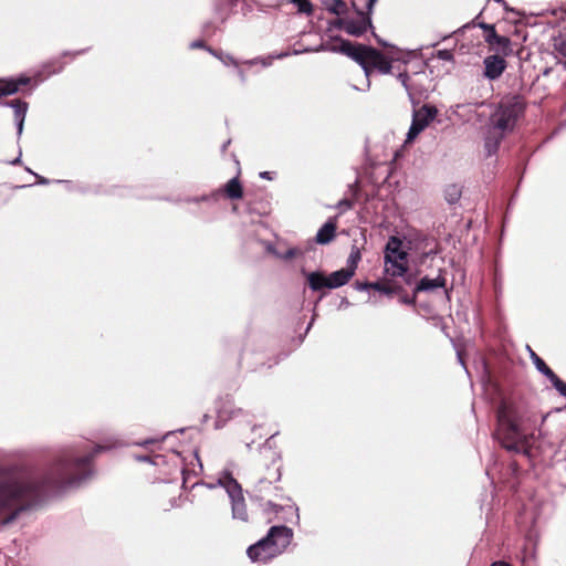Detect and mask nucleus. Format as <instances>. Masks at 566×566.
<instances>
[{
    "label": "nucleus",
    "instance_id": "1",
    "mask_svg": "<svg viewBox=\"0 0 566 566\" xmlns=\"http://www.w3.org/2000/svg\"><path fill=\"white\" fill-rule=\"evenodd\" d=\"M111 449V446L95 444L84 455L69 450L30 476L0 482V510H12L3 524H10L21 513L36 510L69 490L84 485L95 474V458Z\"/></svg>",
    "mask_w": 566,
    "mask_h": 566
},
{
    "label": "nucleus",
    "instance_id": "2",
    "mask_svg": "<svg viewBox=\"0 0 566 566\" xmlns=\"http://www.w3.org/2000/svg\"><path fill=\"white\" fill-rule=\"evenodd\" d=\"M547 415L524 398L501 400L496 410V428L493 438L510 453L528 455L530 440Z\"/></svg>",
    "mask_w": 566,
    "mask_h": 566
},
{
    "label": "nucleus",
    "instance_id": "3",
    "mask_svg": "<svg viewBox=\"0 0 566 566\" xmlns=\"http://www.w3.org/2000/svg\"><path fill=\"white\" fill-rule=\"evenodd\" d=\"M293 536L291 527L273 525L265 536L247 548V555L252 563L268 564L286 551Z\"/></svg>",
    "mask_w": 566,
    "mask_h": 566
},
{
    "label": "nucleus",
    "instance_id": "4",
    "mask_svg": "<svg viewBox=\"0 0 566 566\" xmlns=\"http://www.w3.org/2000/svg\"><path fill=\"white\" fill-rule=\"evenodd\" d=\"M526 102L522 95L514 94L502 98L491 113L488 126L503 133L514 132L518 120L525 115Z\"/></svg>",
    "mask_w": 566,
    "mask_h": 566
},
{
    "label": "nucleus",
    "instance_id": "5",
    "mask_svg": "<svg viewBox=\"0 0 566 566\" xmlns=\"http://www.w3.org/2000/svg\"><path fill=\"white\" fill-rule=\"evenodd\" d=\"M244 196L243 186L239 179V175L228 180L222 187L213 189L209 193H202L200 196H186L178 198L165 197L166 201L172 203H188V205H200L206 203L208 207L217 205L222 197L230 200H239Z\"/></svg>",
    "mask_w": 566,
    "mask_h": 566
},
{
    "label": "nucleus",
    "instance_id": "6",
    "mask_svg": "<svg viewBox=\"0 0 566 566\" xmlns=\"http://www.w3.org/2000/svg\"><path fill=\"white\" fill-rule=\"evenodd\" d=\"M301 274L306 279V284L312 292H318L317 302L326 296V290H335L346 285L353 276L344 268L336 270L329 274L322 270L307 271L301 269Z\"/></svg>",
    "mask_w": 566,
    "mask_h": 566
},
{
    "label": "nucleus",
    "instance_id": "7",
    "mask_svg": "<svg viewBox=\"0 0 566 566\" xmlns=\"http://www.w3.org/2000/svg\"><path fill=\"white\" fill-rule=\"evenodd\" d=\"M329 40L338 42V45L322 42L317 45L316 50H327L328 52L344 54L355 61L358 65H363L364 59H370V54L380 55L379 50L370 45L355 43L340 35H332L329 36Z\"/></svg>",
    "mask_w": 566,
    "mask_h": 566
},
{
    "label": "nucleus",
    "instance_id": "8",
    "mask_svg": "<svg viewBox=\"0 0 566 566\" xmlns=\"http://www.w3.org/2000/svg\"><path fill=\"white\" fill-rule=\"evenodd\" d=\"M216 485L223 488L230 499L231 516L233 520L241 522H249V514L243 496V490L237 479L228 470L223 471L221 476L217 480Z\"/></svg>",
    "mask_w": 566,
    "mask_h": 566
},
{
    "label": "nucleus",
    "instance_id": "9",
    "mask_svg": "<svg viewBox=\"0 0 566 566\" xmlns=\"http://www.w3.org/2000/svg\"><path fill=\"white\" fill-rule=\"evenodd\" d=\"M408 252L403 241L397 235H390L384 249L385 271L390 275H403L408 271Z\"/></svg>",
    "mask_w": 566,
    "mask_h": 566
},
{
    "label": "nucleus",
    "instance_id": "10",
    "mask_svg": "<svg viewBox=\"0 0 566 566\" xmlns=\"http://www.w3.org/2000/svg\"><path fill=\"white\" fill-rule=\"evenodd\" d=\"M357 15L359 17L358 20L347 19L345 32L348 35L359 38L364 35L368 30H370L376 42L384 49H389L391 55L396 60H400V57L398 56V54L401 52L400 49L395 44H391L388 41L384 40L375 32L371 17H368V13H364V10L361 9H357Z\"/></svg>",
    "mask_w": 566,
    "mask_h": 566
},
{
    "label": "nucleus",
    "instance_id": "11",
    "mask_svg": "<svg viewBox=\"0 0 566 566\" xmlns=\"http://www.w3.org/2000/svg\"><path fill=\"white\" fill-rule=\"evenodd\" d=\"M239 1L240 0H213V18L203 23V35L213 36L217 32L222 31L223 24L233 13Z\"/></svg>",
    "mask_w": 566,
    "mask_h": 566
},
{
    "label": "nucleus",
    "instance_id": "12",
    "mask_svg": "<svg viewBox=\"0 0 566 566\" xmlns=\"http://www.w3.org/2000/svg\"><path fill=\"white\" fill-rule=\"evenodd\" d=\"M90 51V48L70 51L65 50L61 53L60 56L52 57L45 62H43L39 70L34 72L33 80L35 81L36 86L39 83H42L44 80L49 78L52 75L60 74L63 72L66 62H64L63 57L75 59L78 55H83Z\"/></svg>",
    "mask_w": 566,
    "mask_h": 566
},
{
    "label": "nucleus",
    "instance_id": "13",
    "mask_svg": "<svg viewBox=\"0 0 566 566\" xmlns=\"http://www.w3.org/2000/svg\"><path fill=\"white\" fill-rule=\"evenodd\" d=\"M443 273L444 270L440 269L439 274L436 277H429L428 275L422 276L415 283V286L412 289L413 294L418 295L419 293H431L439 289H442L447 300H450L451 289L448 290L446 287L447 280Z\"/></svg>",
    "mask_w": 566,
    "mask_h": 566
},
{
    "label": "nucleus",
    "instance_id": "14",
    "mask_svg": "<svg viewBox=\"0 0 566 566\" xmlns=\"http://www.w3.org/2000/svg\"><path fill=\"white\" fill-rule=\"evenodd\" d=\"M507 67L505 56L490 54L483 59V76L489 81L499 80Z\"/></svg>",
    "mask_w": 566,
    "mask_h": 566
},
{
    "label": "nucleus",
    "instance_id": "15",
    "mask_svg": "<svg viewBox=\"0 0 566 566\" xmlns=\"http://www.w3.org/2000/svg\"><path fill=\"white\" fill-rule=\"evenodd\" d=\"M281 476V467H277L273 478H260L253 488L247 491L250 501L262 502L264 500V493L271 489L273 482H279Z\"/></svg>",
    "mask_w": 566,
    "mask_h": 566
},
{
    "label": "nucleus",
    "instance_id": "16",
    "mask_svg": "<svg viewBox=\"0 0 566 566\" xmlns=\"http://www.w3.org/2000/svg\"><path fill=\"white\" fill-rule=\"evenodd\" d=\"M0 106L13 109L14 125L17 128V137L21 138L24 128V122L29 109V103L23 99L4 101Z\"/></svg>",
    "mask_w": 566,
    "mask_h": 566
},
{
    "label": "nucleus",
    "instance_id": "17",
    "mask_svg": "<svg viewBox=\"0 0 566 566\" xmlns=\"http://www.w3.org/2000/svg\"><path fill=\"white\" fill-rule=\"evenodd\" d=\"M256 503L262 509L263 514L265 516H269V518H268L269 523L272 522L271 515H274L276 517L281 513V511H289L292 516H295L294 522L296 524L300 523V510H298V506L294 503L291 505H285V506L276 504L272 501L264 502V500L262 502H256Z\"/></svg>",
    "mask_w": 566,
    "mask_h": 566
},
{
    "label": "nucleus",
    "instance_id": "18",
    "mask_svg": "<svg viewBox=\"0 0 566 566\" xmlns=\"http://www.w3.org/2000/svg\"><path fill=\"white\" fill-rule=\"evenodd\" d=\"M438 108L433 104H423L418 109L412 111V119L415 123H418L424 129L429 126L431 122H433L438 115Z\"/></svg>",
    "mask_w": 566,
    "mask_h": 566
},
{
    "label": "nucleus",
    "instance_id": "19",
    "mask_svg": "<svg viewBox=\"0 0 566 566\" xmlns=\"http://www.w3.org/2000/svg\"><path fill=\"white\" fill-rule=\"evenodd\" d=\"M506 135L486 125L484 134V151L488 157L494 156Z\"/></svg>",
    "mask_w": 566,
    "mask_h": 566
},
{
    "label": "nucleus",
    "instance_id": "20",
    "mask_svg": "<svg viewBox=\"0 0 566 566\" xmlns=\"http://www.w3.org/2000/svg\"><path fill=\"white\" fill-rule=\"evenodd\" d=\"M471 28H480L481 30H483L484 31V41L489 45H492V42L494 40H497L499 33L496 32L495 25L491 24V23H486V22H476V19H472L470 22L463 24L453 33L462 34V33H464L465 30L471 29Z\"/></svg>",
    "mask_w": 566,
    "mask_h": 566
},
{
    "label": "nucleus",
    "instance_id": "21",
    "mask_svg": "<svg viewBox=\"0 0 566 566\" xmlns=\"http://www.w3.org/2000/svg\"><path fill=\"white\" fill-rule=\"evenodd\" d=\"M336 217L328 218V220L318 229L316 235L314 237V242L321 245L329 244L336 237Z\"/></svg>",
    "mask_w": 566,
    "mask_h": 566
},
{
    "label": "nucleus",
    "instance_id": "22",
    "mask_svg": "<svg viewBox=\"0 0 566 566\" xmlns=\"http://www.w3.org/2000/svg\"><path fill=\"white\" fill-rule=\"evenodd\" d=\"M313 322L314 317H312L311 322L307 324L303 334H301L297 338L291 339V347L289 348V350L280 353L274 359V361L268 365L269 368L273 367L274 365H277L281 360L286 358L292 350L296 349L304 342V338L308 331L311 329Z\"/></svg>",
    "mask_w": 566,
    "mask_h": 566
},
{
    "label": "nucleus",
    "instance_id": "23",
    "mask_svg": "<svg viewBox=\"0 0 566 566\" xmlns=\"http://www.w3.org/2000/svg\"><path fill=\"white\" fill-rule=\"evenodd\" d=\"M490 48L495 50L494 54H500L505 57L512 55L514 52L511 39L500 34H497V40H494Z\"/></svg>",
    "mask_w": 566,
    "mask_h": 566
},
{
    "label": "nucleus",
    "instance_id": "24",
    "mask_svg": "<svg viewBox=\"0 0 566 566\" xmlns=\"http://www.w3.org/2000/svg\"><path fill=\"white\" fill-rule=\"evenodd\" d=\"M419 75H424V72L421 70L420 72L413 73V77L411 80L407 93H412L413 95L423 96L424 98H428L429 90L426 86V84L418 78Z\"/></svg>",
    "mask_w": 566,
    "mask_h": 566
},
{
    "label": "nucleus",
    "instance_id": "25",
    "mask_svg": "<svg viewBox=\"0 0 566 566\" xmlns=\"http://www.w3.org/2000/svg\"><path fill=\"white\" fill-rule=\"evenodd\" d=\"M243 413H244V410L241 409V408L231 409V408H228L227 406H222L218 410V417H217V420H216V428L217 429L222 428L224 422L228 419L235 418V417H238L240 415H243Z\"/></svg>",
    "mask_w": 566,
    "mask_h": 566
},
{
    "label": "nucleus",
    "instance_id": "26",
    "mask_svg": "<svg viewBox=\"0 0 566 566\" xmlns=\"http://www.w3.org/2000/svg\"><path fill=\"white\" fill-rule=\"evenodd\" d=\"M370 59L373 61V66H375L376 70H378L381 74H389L392 70L391 60L386 56L382 52H380V55H373L370 54Z\"/></svg>",
    "mask_w": 566,
    "mask_h": 566
},
{
    "label": "nucleus",
    "instance_id": "27",
    "mask_svg": "<svg viewBox=\"0 0 566 566\" xmlns=\"http://www.w3.org/2000/svg\"><path fill=\"white\" fill-rule=\"evenodd\" d=\"M526 350L528 352L530 358L539 374L547 377L553 373L552 368L532 349L530 345H526Z\"/></svg>",
    "mask_w": 566,
    "mask_h": 566
},
{
    "label": "nucleus",
    "instance_id": "28",
    "mask_svg": "<svg viewBox=\"0 0 566 566\" xmlns=\"http://www.w3.org/2000/svg\"><path fill=\"white\" fill-rule=\"evenodd\" d=\"M326 10L337 17L345 15L348 12L347 4L344 0H323Z\"/></svg>",
    "mask_w": 566,
    "mask_h": 566
},
{
    "label": "nucleus",
    "instance_id": "29",
    "mask_svg": "<svg viewBox=\"0 0 566 566\" xmlns=\"http://www.w3.org/2000/svg\"><path fill=\"white\" fill-rule=\"evenodd\" d=\"M361 260L360 250L357 247H353L349 253V256L346 262V268H344L352 276L355 275L358 263Z\"/></svg>",
    "mask_w": 566,
    "mask_h": 566
},
{
    "label": "nucleus",
    "instance_id": "30",
    "mask_svg": "<svg viewBox=\"0 0 566 566\" xmlns=\"http://www.w3.org/2000/svg\"><path fill=\"white\" fill-rule=\"evenodd\" d=\"M443 193L446 201L452 206L460 200L462 196V188L457 184H451L444 188Z\"/></svg>",
    "mask_w": 566,
    "mask_h": 566
},
{
    "label": "nucleus",
    "instance_id": "31",
    "mask_svg": "<svg viewBox=\"0 0 566 566\" xmlns=\"http://www.w3.org/2000/svg\"><path fill=\"white\" fill-rule=\"evenodd\" d=\"M207 51L217 57L224 66H234L238 67V61L234 59L233 55L223 52L222 50H216L213 48H207Z\"/></svg>",
    "mask_w": 566,
    "mask_h": 566
},
{
    "label": "nucleus",
    "instance_id": "32",
    "mask_svg": "<svg viewBox=\"0 0 566 566\" xmlns=\"http://www.w3.org/2000/svg\"><path fill=\"white\" fill-rule=\"evenodd\" d=\"M245 211L248 213H255L259 216L266 214L269 212V203L261 202L258 206L253 200L249 198V193L245 195Z\"/></svg>",
    "mask_w": 566,
    "mask_h": 566
},
{
    "label": "nucleus",
    "instance_id": "33",
    "mask_svg": "<svg viewBox=\"0 0 566 566\" xmlns=\"http://www.w3.org/2000/svg\"><path fill=\"white\" fill-rule=\"evenodd\" d=\"M553 46L558 54L566 57V28L555 36H553Z\"/></svg>",
    "mask_w": 566,
    "mask_h": 566
},
{
    "label": "nucleus",
    "instance_id": "34",
    "mask_svg": "<svg viewBox=\"0 0 566 566\" xmlns=\"http://www.w3.org/2000/svg\"><path fill=\"white\" fill-rule=\"evenodd\" d=\"M287 2L296 6L298 13H304L306 15L313 14L314 6L310 0H287Z\"/></svg>",
    "mask_w": 566,
    "mask_h": 566
},
{
    "label": "nucleus",
    "instance_id": "35",
    "mask_svg": "<svg viewBox=\"0 0 566 566\" xmlns=\"http://www.w3.org/2000/svg\"><path fill=\"white\" fill-rule=\"evenodd\" d=\"M546 378L560 396L566 397V382L563 379H560L554 371Z\"/></svg>",
    "mask_w": 566,
    "mask_h": 566
},
{
    "label": "nucleus",
    "instance_id": "36",
    "mask_svg": "<svg viewBox=\"0 0 566 566\" xmlns=\"http://www.w3.org/2000/svg\"><path fill=\"white\" fill-rule=\"evenodd\" d=\"M274 60L275 56L273 54H270L268 56H256L254 59L247 60L244 63L250 66L261 64L263 67H269L272 65Z\"/></svg>",
    "mask_w": 566,
    "mask_h": 566
},
{
    "label": "nucleus",
    "instance_id": "37",
    "mask_svg": "<svg viewBox=\"0 0 566 566\" xmlns=\"http://www.w3.org/2000/svg\"><path fill=\"white\" fill-rule=\"evenodd\" d=\"M189 213L192 217H195V218H197V219H199V220H201L203 222H212L214 220V217H212L209 213L208 209H201V208L191 209V210H189Z\"/></svg>",
    "mask_w": 566,
    "mask_h": 566
},
{
    "label": "nucleus",
    "instance_id": "38",
    "mask_svg": "<svg viewBox=\"0 0 566 566\" xmlns=\"http://www.w3.org/2000/svg\"><path fill=\"white\" fill-rule=\"evenodd\" d=\"M423 130H424L423 127L418 125V123H415L413 120H411L410 127H409L408 133H407L406 140L407 142L415 140L420 135V133L423 132Z\"/></svg>",
    "mask_w": 566,
    "mask_h": 566
},
{
    "label": "nucleus",
    "instance_id": "39",
    "mask_svg": "<svg viewBox=\"0 0 566 566\" xmlns=\"http://www.w3.org/2000/svg\"><path fill=\"white\" fill-rule=\"evenodd\" d=\"M297 255H304V251H302L301 248L293 247L287 249L284 253L277 254V259L287 261Z\"/></svg>",
    "mask_w": 566,
    "mask_h": 566
},
{
    "label": "nucleus",
    "instance_id": "40",
    "mask_svg": "<svg viewBox=\"0 0 566 566\" xmlns=\"http://www.w3.org/2000/svg\"><path fill=\"white\" fill-rule=\"evenodd\" d=\"M135 459L139 462H146L151 465H158L159 462L164 460V455L155 454L154 457H151V455H147V454H142V455H136Z\"/></svg>",
    "mask_w": 566,
    "mask_h": 566
},
{
    "label": "nucleus",
    "instance_id": "41",
    "mask_svg": "<svg viewBox=\"0 0 566 566\" xmlns=\"http://www.w3.org/2000/svg\"><path fill=\"white\" fill-rule=\"evenodd\" d=\"M371 290L377 291L387 296L394 295V291L390 289V284H384L379 281L371 282Z\"/></svg>",
    "mask_w": 566,
    "mask_h": 566
},
{
    "label": "nucleus",
    "instance_id": "42",
    "mask_svg": "<svg viewBox=\"0 0 566 566\" xmlns=\"http://www.w3.org/2000/svg\"><path fill=\"white\" fill-rule=\"evenodd\" d=\"M175 431H169L167 432L166 434H164L161 438H148V439H145L143 441H137V442H134L133 444L134 446H138V447H143V448H146L150 444H154V443H159L161 441H164L169 434H172Z\"/></svg>",
    "mask_w": 566,
    "mask_h": 566
},
{
    "label": "nucleus",
    "instance_id": "43",
    "mask_svg": "<svg viewBox=\"0 0 566 566\" xmlns=\"http://www.w3.org/2000/svg\"><path fill=\"white\" fill-rule=\"evenodd\" d=\"M417 296L418 295H415L413 292L411 293V295H408L407 293H402L399 295V303L403 304V305H408V306H417Z\"/></svg>",
    "mask_w": 566,
    "mask_h": 566
},
{
    "label": "nucleus",
    "instance_id": "44",
    "mask_svg": "<svg viewBox=\"0 0 566 566\" xmlns=\"http://www.w3.org/2000/svg\"><path fill=\"white\" fill-rule=\"evenodd\" d=\"M396 77L401 83L405 91L407 92L413 76L409 75V73L407 71H402V72H399L396 75Z\"/></svg>",
    "mask_w": 566,
    "mask_h": 566
},
{
    "label": "nucleus",
    "instance_id": "45",
    "mask_svg": "<svg viewBox=\"0 0 566 566\" xmlns=\"http://www.w3.org/2000/svg\"><path fill=\"white\" fill-rule=\"evenodd\" d=\"M359 66L363 69L365 76L367 77V87L369 88L370 82H369L368 77L370 76V73L373 72V70L375 69V66H373L371 59H364L363 65H359Z\"/></svg>",
    "mask_w": 566,
    "mask_h": 566
},
{
    "label": "nucleus",
    "instance_id": "46",
    "mask_svg": "<svg viewBox=\"0 0 566 566\" xmlns=\"http://www.w3.org/2000/svg\"><path fill=\"white\" fill-rule=\"evenodd\" d=\"M434 56L442 61L453 62L454 55L451 50L442 49L434 53Z\"/></svg>",
    "mask_w": 566,
    "mask_h": 566
},
{
    "label": "nucleus",
    "instance_id": "47",
    "mask_svg": "<svg viewBox=\"0 0 566 566\" xmlns=\"http://www.w3.org/2000/svg\"><path fill=\"white\" fill-rule=\"evenodd\" d=\"M346 24H347V19L338 18L334 21L328 22L327 31H332L333 29H338V30L345 31Z\"/></svg>",
    "mask_w": 566,
    "mask_h": 566
},
{
    "label": "nucleus",
    "instance_id": "48",
    "mask_svg": "<svg viewBox=\"0 0 566 566\" xmlns=\"http://www.w3.org/2000/svg\"><path fill=\"white\" fill-rule=\"evenodd\" d=\"M12 77L15 81L19 88H21V86L30 85V83L33 78V77L28 76L24 73L18 74L17 76H12Z\"/></svg>",
    "mask_w": 566,
    "mask_h": 566
},
{
    "label": "nucleus",
    "instance_id": "49",
    "mask_svg": "<svg viewBox=\"0 0 566 566\" xmlns=\"http://www.w3.org/2000/svg\"><path fill=\"white\" fill-rule=\"evenodd\" d=\"M353 207H354V201L348 198L340 199L336 205V208L343 212L352 209Z\"/></svg>",
    "mask_w": 566,
    "mask_h": 566
},
{
    "label": "nucleus",
    "instance_id": "50",
    "mask_svg": "<svg viewBox=\"0 0 566 566\" xmlns=\"http://www.w3.org/2000/svg\"><path fill=\"white\" fill-rule=\"evenodd\" d=\"M407 96L412 106V111L418 109L421 101L426 99L423 96H417V95H413L412 93H407Z\"/></svg>",
    "mask_w": 566,
    "mask_h": 566
},
{
    "label": "nucleus",
    "instance_id": "51",
    "mask_svg": "<svg viewBox=\"0 0 566 566\" xmlns=\"http://www.w3.org/2000/svg\"><path fill=\"white\" fill-rule=\"evenodd\" d=\"M317 46H314V48H304V49H301V48H297V49H294L292 51V54L293 55H300V54H303V53H311V52H326L327 50H316Z\"/></svg>",
    "mask_w": 566,
    "mask_h": 566
},
{
    "label": "nucleus",
    "instance_id": "52",
    "mask_svg": "<svg viewBox=\"0 0 566 566\" xmlns=\"http://www.w3.org/2000/svg\"><path fill=\"white\" fill-rule=\"evenodd\" d=\"M354 289L357 290V291H369L371 290V282H368V281H365V282H360V281H356L354 283Z\"/></svg>",
    "mask_w": 566,
    "mask_h": 566
},
{
    "label": "nucleus",
    "instance_id": "53",
    "mask_svg": "<svg viewBox=\"0 0 566 566\" xmlns=\"http://www.w3.org/2000/svg\"><path fill=\"white\" fill-rule=\"evenodd\" d=\"M261 243L264 245V249L268 253L277 258L280 252L276 251L275 245L271 241H261Z\"/></svg>",
    "mask_w": 566,
    "mask_h": 566
},
{
    "label": "nucleus",
    "instance_id": "54",
    "mask_svg": "<svg viewBox=\"0 0 566 566\" xmlns=\"http://www.w3.org/2000/svg\"><path fill=\"white\" fill-rule=\"evenodd\" d=\"M417 306L421 311H423L426 314H432L433 313V307L428 302H419V303H417Z\"/></svg>",
    "mask_w": 566,
    "mask_h": 566
},
{
    "label": "nucleus",
    "instance_id": "55",
    "mask_svg": "<svg viewBox=\"0 0 566 566\" xmlns=\"http://www.w3.org/2000/svg\"><path fill=\"white\" fill-rule=\"evenodd\" d=\"M348 191L352 193L353 197L357 198L360 190L358 186V180H356L354 184L348 185Z\"/></svg>",
    "mask_w": 566,
    "mask_h": 566
},
{
    "label": "nucleus",
    "instance_id": "56",
    "mask_svg": "<svg viewBox=\"0 0 566 566\" xmlns=\"http://www.w3.org/2000/svg\"><path fill=\"white\" fill-rule=\"evenodd\" d=\"M400 276L403 279V281H405V283H406L407 285H412V284L415 285V283H416V282H415L416 276H415V274L409 273V270L406 272V274L400 275Z\"/></svg>",
    "mask_w": 566,
    "mask_h": 566
},
{
    "label": "nucleus",
    "instance_id": "57",
    "mask_svg": "<svg viewBox=\"0 0 566 566\" xmlns=\"http://www.w3.org/2000/svg\"><path fill=\"white\" fill-rule=\"evenodd\" d=\"M190 49H203L207 51V48H209L205 41L202 40H195L189 44Z\"/></svg>",
    "mask_w": 566,
    "mask_h": 566
},
{
    "label": "nucleus",
    "instance_id": "58",
    "mask_svg": "<svg viewBox=\"0 0 566 566\" xmlns=\"http://www.w3.org/2000/svg\"><path fill=\"white\" fill-rule=\"evenodd\" d=\"M378 0H367L366 2V10H364V13H368V17H371L373 10L375 4Z\"/></svg>",
    "mask_w": 566,
    "mask_h": 566
},
{
    "label": "nucleus",
    "instance_id": "59",
    "mask_svg": "<svg viewBox=\"0 0 566 566\" xmlns=\"http://www.w3.org/2000/svg\"><path fill=\"white\" fill-rule=\"evenodd\" d=\"M494 2L499 3V4H502L503 6V9L505 11H511L513 13H516V14H521V12L516 9H513V8H510L507 2L505 0H493Z\"/></svg>",
    "mask_w": 566,
    "mask_h": 566
},
{
    "label": "nucleus",
    "instance_id": "60",
    "mask_svg": "<svg viewBox=\"0 0 566 566\" xmlns=\"http://www.w3.org/2000/svg\"><path fill=\"white\" fill-rule=\"evenodd\" d=\"M315 244H316V242H314V238H313L312 240H308L305 243V247L301 250L304 251V254L310 253L311 251H313L315 249Z\"/></svg>",
    "mask_w": 566,
    "mask_h": 566
},
{
    "label": "nucleus",
    "instance_id": "61",
    "mask_svg": "<svg viewBox=\"0 0 566 566\" xmlns=\"http://www.w3.org/2000/svg\"><path fill=\"white\" fill-rule=\"evenodd\" d=\"M33 176L36 178V184L38 185H50L52 182V180L39 175V174H33Z\"/></svg>",
    "mask_w": 566,
    "mask_h": 566
},
{
    "label": "nucleus",
    "instance_id": "62",
    "mask_svg": "<svg viewBox=\"0 0 566 566\" xmlns=\"http://www.w3.org/2000/svg\"><path fill=\"white\" fill-rule=\"evenodd\" d=\"M390 289L394 291V295H400L405 292V289L400 284H390Z\"/></svg>",
    "mask_w": 566,
    "mask_h": 566
},
{
    "label": "nucleus",
    "instance_id": "63",
    "mask_svg": "<svg viewBox=\"0 0 566 566\" xmlns=\"http://www.w3.org/2000/svg\"><path fill=\"white\" fill-rule=\"evenodd\" d=\"M274 171H261L259 174L260 178L266 179V180H273L274 179Z\"/></svg>",
    "mask_w": 566,
    "mask_h": 566
},
{
    "label": "nucleus",
    "instance_id": "64",
    "mask_svg": "<svg viewBox=\"0 0 566 566\" xmlns=\"http://www.w3.org/2000/svg\"><path fill=\"white\" fill-rule=\"evenodd\" d=\"M350 305H352V303L348 301L347 297H342V300H340V302L338 304V310L348 308Z\"/></svg>",
    "mask_w": 566,
    "mask_h": 566
}]
</instances>
